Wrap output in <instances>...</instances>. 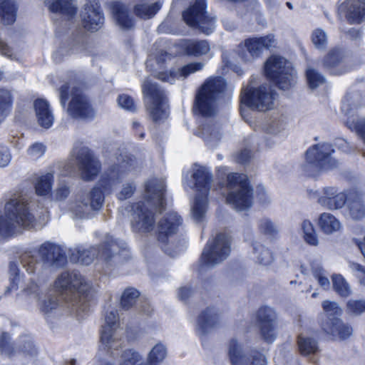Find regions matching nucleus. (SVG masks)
<instances>
[{"label":"nucleus","mask_w":365,"mask_h":365,"mask_svg":"<svg viewBox=\"0 0 365 365\" xmlns=\"http://www.w3.org/2000/svg\"><path fill=\"white\" fill-rule=\"evenodd\" d=\"M114 163L90 192L82 193L72 202L69 210L73 218L84 219L91 216V211H98L104 202L105 193H110L124 176L135 168V158L120 154Z\"/></svg>","instance_id":"1"},{"label":"nucleus","mask_w":365,"mask_h":365,"mask_svg":"<svg viewBox=\"0 0 365 365\" xmlns=\"http://www.w3.org/2000/svg\"><path fill=\"white\" fill-rule=\"evenodd\" d=\"M225 89L226 82L223 78L210 77L195 95V111L207 118L198 128L196 135L202 138L210 148L217 146L222 138L221 125L212 118L217 112V101Z\"/></svg>","instance_id":"2"},{"label":"nucleus","mask_w":365,"mask_h":365,"mask_svg":"<svg viewBox=\"0 0 365 365\" xmlns=\"http://www.w3.org/2000/svg\"><path fill=\"white\" fill-rule=\"evenodd\" d=\"M165 185L162 179H151L145 185L143 200L130 206V226L135 232L147 233L154 228V210L161 212L165 204Z\"/></svg>","instance_id":"3"},{"label":"nucleus","mask_w":365,"mask_h":365,"mask_svg":"<svg viewBox=\"0 0 365 365\" xmlns=\"http://www.w3.org/2000/svg\"><path fill=\"white\" fill-rule=\"evenodd\" d=\"M20 260L29 274L36 275L41 280L47 277L51 268L63 266L66 259L59 245L48 241L41 244L36 250L23 253Z\"/></svg>","instance_id":"4"},{"label":"nucleus","mask_w":365,"mask_h":365,"mask_svg":"<svg viewBox=\"0 0 365 365\" xmlns=\"http://www.w3.org/2000/svg\"><path fill=\"white\" fill-rule=\"evenodd\" d=\"M70 259L71 261L88 265L95 257H99L107 268L122 262L128 255L126 245L121 240L108 237L106 241L99 247L79 245L71 250Z\"/></svg>","instance_id":"5"},{"label":"nucleus","mask_w":365,"mask_h":365,"mask_svg":"<svg viewBox=\"0 0 365 365\" xmlns=\"http://www.w3.org/2000/svg\"><path fill=\"white\" fill-rule=\"evenodd\" d=\"M34 223L28 198H11L4 205V215H0V237H9L23 228H31Z\"/></svg>","instance_id":"6"},{"label":"nucleus","mask_w":365,"mask_h":365,"mask_svg":"<svg viewBox=\"0 0 365 365\" xmlns=\"http://www.w3.org/2000/svg\"><path fill=\"white\" fill-rule=\"evenodd\" d=\"M55 288L72 303L77 314L88 310V302L92 297V289L84 277L76 272H63L56 279Z\"/></svg>","instance_id":"7"},{"label":"nucleus","mask_w":365,"mask_h":365,"mask_svg":"<svg viewBox=\"0 0 365 365\" xmlns=\"http://www.w3.org/2000/svg\"><path fill=\"white\" fill-rule=\"evenodd\" d=\"M63 85L59 88L61 105L65 108L68 99L69 90L71 89V100L68 103L66 112L73 118L91 119L95 116V111L91 106L87 97L78 90L76 86L74 74L71 73L62 79Z\"/></svg>","instance_id":"8"},{"label":"nucleus","mask_w":365,"mask_h":365,"mask_svg":"<svg viewBox=\"0 0 365 365\" xmlns=\"http://www.w3.org/2000/svg\"><path fill=\"white\" fill-rule=\"evenodd\" d=\"M190 178L193 182L185 184L190 188H195L197 193L191 208L192 217L196 222H202L207 210V195L211 188L212 176L210 171L203 166L194 165Z\"/></svg>","instance_id":"9"},{"label":"nucleus","mask_w":365,"mask_h":365,"mask_svg":"<svg viewBox=\"0 0 365 365\" xmlns=\"http://www.w3.org/2000/svg\"><path fill=\"white\" fill-rule=\"evenodd\" d=\"M227 187L229 190L227 202L236 210H245L252 206V190L249 185L247 175L239 173L229 174Z\"/></svg>","instance_id":"10"},{"label":"nucleus","mask_w":365,"mask_h":365,"mask_svg":"<svg viewBox=\"0 0 365 365\" xmlns=\"http://www.w3.org/2000/svg\"><path fill=\"white\" fill-rule=\"evenodd\" d=\"M171 56L166 52L160 51L156 55H150L146 62L147 68L154 73V75L163 81H167L172 83L175 78L182 77L187 78L189 75L201 71L204 68V63L202 62H193L188 63L178 71H170L169 73L160 71L163 68V64L167 60L170 59Z\"/></svg>","instance_id":"11"},{"label":"nucleus","mask_w":365,"mask_h":365,"mask_svg":"<svg viewBox=\"0 0 365 365\" xmlns=\"http://www.w3.org/2000/svg\"><path fill=\"white\" fill-rule=\"evenodd\" d=\"M268 78L274 82L279 89L287 90L295 83L296 72L292 64L279 56L269 57L264 66Z\"/></svg>","instance_id":"12"},{"label":"nucleus","mask_w":365,"mask_h":365,"mask_svg":"<svg viewBox=\"0 0 365 365\" xmlns=\"http://www.w3.org/2000/svg\"><path fill=\"white\" fill-rule=\"evenodd\" d=\"M143 93L145 98L146 110L155 123H160L168 116L167 99L158 86L146 79L143 83Z\"/></svg>","instance_id":"13"},{"label":"nucleus","mask_w":365,"mask_h":365,"mask_svg":"<svg viewBox=\"0 0 365 365\" xmlns=\"http://www.w3.org/2000/svg\"><path fill=\"white\" fill-rule=\"evenodd\" d=\"M276 93L268 85L247 86L241 93V103L253 110H269L274 107Z\"/></svg>","instance_id":"14"},{"label":"nucleus","mask_w":365,"mask_h":365,"mask_svg":"<svg viewBox=\"0 0 365 365\" xmlns=\"http://www.w3.org/2000/svg\"><path fill=\"white\" fill-rule=\"evenodd\" d=\"M230 251V237L220 233L208 242L201 255L200 263L205 267H213L225 260Z\"/></svg>","instance_id":"15"},{"label":"nucleus","mask_w":365,"mask_h":365,"mask_svg":"<svg viewBox=\"0 0 365 365\" xmlns=\"http://www.w3.org/2000/svg\"><path fill=\"white\" fill-rule=\"evenodd\" d=\"M182 223V220L177 212H171L164 215L158 222V240L162 244H165L163 247L164 252L174 257L180 249L178 251L172 252L173 240L175 235L178 233L180 226Z\"/></svg>","instance_id":"16"},{"label":"nucleus","mask_w":365,"mask_h":365,"mask_svg":"<svg viewBox=\"0 0 365 365\" xmlns=\"http://www.w3.org/2000/svg\"><path fill=\"white\" fill-rule=\"evenodd\" d=\"M205 9V0H196L193 5L182 13V18L189 26L198 29L208 35L215 28V18L210 16Z\"/></svg>","instance_id":"17"},{"label":"nucleus","mask_w":365,"mask_h":365,"mask_svg":"<svg viewBox=\"0 0 365 365\" xmlns=\"http://www.w3.org/2000/svg\"><path fill=\"white\" fill-rule=\"evenodd\" d=\"M334 149L329 143L314 145L306 152L307 164L304 169L309 172L311 169H331L338 165V162L331 157Z\"/></svg>","instance_id":"18"},{"label":"nucleus","mask_w":365,"mask_h":365,"mask_svg":"<svg viewBox=\"0 0 365 365\" xmlns=\"http://www.w3.org/2000/svg\"><path fill=\"white\" fill-rule=\"evenodd\" d=\"M72 157L83 180L91 181L98 175L101 170V163L87 147L76 146Z\"/></svg>","instance_id":"19"},{"label":"nucleus","mask_w":365,"mask_h":365,"mask_svg":"<svg viewBox=\"0 0 365 365\" xmlns=\"http://www.w3.org/2000/svg\"><path fill=\"white\" fill-rule=\"evenodd\" d=\"M123 331L119 327V319L116 310L108 312L105 317V324L101 334V346L108 350L117 349L122 346L121 336Z\"/></svg>","instance_id":"20"},{"label":"nucleus","mask_w":365,"mask_h":365,"mask_svg":"<svg viewBox=\"0 0 365 365\" xmlns=\"http://www.w3.org/2000/svg\"><path fill=\"white\" fill-rule=\"evenodd\" d=\"M228 355L232 365H267L265 356L259 352L247 356L235 339L228 343Z\"/></svg>","instance_id":"21"},{"label":"nucleus","mask_w":365,"mask_h":365,"mask_svg":"<svg viewBox=\"0 0 365 365\" xmlns=\"http://www.w3.org/2000/svg\"><path fill=\"white\" fill-rule=\"evenodd\" d=\"M276 319L274 310L269 307H262L257 312V323L260 334L269 343L273 342L276 336Z\"/></svg>","instance_id":"22"},{"label":"nucleus","mask_w":365,"mask_h":365,"mask_svg":"<svg viewBox=\"0 0 365 365\" xmlns=\"http://www.w3.org/2000/svg\"><path fill=\"white\" fill-rule=\"evenodd\" d=\"M83 27L91 31H96L103 24L104 17L98 0H88L81 14Z\"/></svg>","instance_id":"23"},{"label":"nucleus","mask_w":365,"mask_h":365,"mask_svg":"<svg viewBox=\"0 0 365 365\" xmlns=\"http://www.w3.org/2000/svg\"><path fill=\"white\" fill-rule=\"evenodd\" d=\"M347 196L345 192L340 191L335 187H325L322 190V195L318 198V203L323 207L335 210L344 207Z\"/></svg>","instance_id":"24"},{"label":"nucleus","mask_w":365,"mask_h":365,"mask_svg":"<svg viewBox=\"0 0 365 365\" xmlns=\"http://www.w3.org/2000/svg\"><path fill=\"white\" fill-rule=\"evenodd\" d=\"M275 44V38L273 35H268L259 38H252L245 41L244 46L248 54H245L243 58L246 61H250L259 57L264 49L269 48Z\"/></svg>","instance_id":"25"},{"label":"nucleus","mask_w":365,"mask_h":365,"mask_svg":"<svg viewBox=\"0 0 365 365\" xmlns=\"http://www.w3.org/2000/svg\"><path fill=\"white\" fill-rule=\"evenodd\" d=\"M350 24H360L365 19V0H346L339 6Z\"/></svg>","instance_id":"26"},{"label":"nucleus","mask_w":365,"mask_h":365,"mask_svg":"<svg viewBox=\"0 0 365 365\" xmlns=\"http://www.w3.org/2000/svg\"><path fill=\"white\" fill-rule=\"evenodd\" d=\"M220 324L218 313L213 309L207 308L197 318L196 332L200 336H204Z\"/></svg>","instance_id":"27"},{"label":"nucleus","mask_w":365,"mask_h":365,"mask_svg":"<svg viewBox=\"0 0 365 365\" xmlns=\"http://www.w3.org/2000/svg\"><path fill=\"white\" fill-rule=\"evenodd\" d=\"M119 348L120 347L117 349L108 350V349L105 348V346L101 347L98 355L99 356H101V352L103 350L110 354V355L114 357V361L110 362L115 365H145V363L143 364L141 362V356L138 352L133 349H125L119 351Z\"/></svg>","instance_id":"28"},{"label":"nucleus","mask_w":365,"mask_h":365,"mask_svg":"<svg viewBox=\"0 0 365 365\" xmlns=\"http://www.w3.org/2000/svg\"><path fill=\"white\" fill-rule=\"evenodd\" d=\"M324 67L333 75H341L348 71L344 64V54L339 48L331 50L323 60Z\"/></svg>","instance_id":"29"},{"label":"nucleus","mask_w":365,"mask_h":365,"mask_svg":"<svg viewBox=\"0 0 365 365\" xmlns=\"http://www.w3.org/2000/svg\"><path fill=\"white\" fill-rule=\"evenodd\" d=\"M322 327L326 333L339 339H345L352 334V328L338 317L329 318L322 323Z\"/></svg>","instance_id":"30"},{"label":"nucleus","mask_w":365,"mask_h":365,"mask_svg":"<svg viewBox=\"0 0 365 365\" xmlns=\"http://www.w3.org/2000/svg\"><path fill=\"white\" fill-rule=\"evenodd\" d=\"M34 107L38 125L44 128H50L53 123L54 116L48 102L44 99H37L34 103Z\"/></svg>","instance_id":"31"},{"label":"nucleus","mask_w":365,"mask_h":365,"mask_svg":"<svg viewBox=\"0 0 365 365\" xmlns=\"http://www.w3.org/2000/svg\"><path fill=\"white\" fill-rule=\"evenodd\" d=\"M180 46L187 56L195 57L206 55L210 51V43L206 40L184 39Z\"/></svg>","instance_id":"32"},{"label":"nucleus","mask_w":365,"mask_h":365,"mask_svg":"<svg viewBox=\"0 0 365 365\" xmlns=\"http://www.w3.org/2000/svg\"><path fill=\"white\" fill-rule=\"evenodd\" d=\"M348 216L354 220H359L365 217V204L361 196L356 193H350L346 201Z\"/></svg>","instance_id":"33"},{"label":"nucleus","mask_w":365,"mask_h":365,"mask_svg":"<svg viewBox=\"0 0 365 365\" xmlns=\"http://www.w3.org/2000/svg\"><path fill=\"white\" fill-rule=\"evenodd\" d=\"M45 4L51 12L62 14L68 19L73 17L77 11L72 0H45Z\"/></svg>","instance_id":"34"},{"label":"nucleus","mask_w":365,"mask_h":365,"mask_svg":"<svg viewBox=\"0 0 365 365\" xmlns=\"http://www.w3.org/2000/svg\"><path fill=\"white\" fill-rule=\"evenodd\" d=\"M110 9L116 23L120 28L129 29L133 26V19L128 15V9L124 4L118 1L113 2Z\"/></svg>","instance_id":"35"},{"label":"nucleus","mask_w":365,"mask_h":365,"mask_svg":"<svg viewBox=\"0 0 365 365\" xmlns=\"http://www.w3.org/2000/svg\"><path fill=\"white\" fill-rule=\"evenodd\" d=\"M14 103L11 91L0 87V123L10 114Z\"/></svg>","instance_id":"36"},{"label":"nucleus","mask_w":365,"mask_h":365,"mask_svg":"<svg viewBox=\"0 0 365 365\" xmlns=\"http://www.w3.org/2000/svg\"><path fill=\"white\" fill-rule=\"evenodd\" d=\"M320 229L326 234H332L341 228V223L332 214L324 212L320 215L318 222Z\"/></svg>","instance_id":"37"},{"label":"nucleus","mask_w":365,"mask_h":365,"mask_svg":"<svg viewBox=\"0 0 365 365\" xmlns=\"http://www.w3.org/2000/svg\"><path fill=\"white\" fill-rule=\"evenodd\" d=\"M16 6L13 0H1L0 19L4 24H11L16 20Z\"/></svg>","instance_id":"38"},{"label":"nucleus","mask_w":365,"mask_h":365,"mask_svg":"<svg viewBox=\"0 0 365 365\" xmlns=\"http://www.w3.org/2000/svg\"><path fill=\"white\" fill-rule=\"evenodd\" d=\"M161 6L162 3L160 1H157L151 4L145 3L136 4L134 6V13L140 19H149L157 14Z\"/></svg>","instance_id":"39"},{"label":"nucleus","mask_w":365,"mask_h":365,"mask_svg":"<svg viewBox=\"0 0 365 365\" xmlns=\"http://www.w3.org/2000/svg\"><path fill=\"white\" fill-rule=\"evenodd\" d=\"M255 259L260 264L267 266L272 263L273 256L270 250L258 242L252 244Z\"/></svg>","instance_id":"40"},{"label":"nucleus","mask_w":365,"mask_h":365,"mask_svg":"<svg viewBox=\"0 0 365 365\" xmlns=\"http://www.w3.org/2000/svg\"><path fill=\"white\" fill-rule=\"evenodd\" d=\"M53 175L51 173L38 176L36 179L35 190L37 195L45 196L51 191Z\"/></svg>","instance_id":"41"},{"label":"nucleus","mask_w":365,"mask_h":365,"mask_svg":"<svg viewBox=\"0 0 365 365\" xmlns=\"http://www.w3.org/2000/svg\"><path fill=\"white\" fill-rule=\"evenodd\" d=\"M297 343L299 350L304 356L315 354L318 350L317 341L310 336L300 334L298 336Z\"/></svg>","instance_id":"42"},{"label":"nucleus","mask_w":365,"mask_h":365,"mask_svg":"<svg viewBox=\"0 0 365 365\" xmlns=\"http://www.w3.org/2000/svg\"><path fill=\"white\" fill-rule=\"evenodd\" d=\"M85 49V44L83 40H78L73 43L71 48L61 47L53 55L55 61L60 62L63 56H69L71 53H78Z\"/></svg>","instance_id":"43"},{"label":"nucleus","mask_w":365,"mask_h":365,"mask_svg":"<svg viewBox=\"0 0 365 365\" xmlns=\"http://www.w3.org/2000/svg\"><path fill=\"white\" fill-rule=\"evenodd\" d=\"M166 355V347L163 344L158 343L150 351L145 365H158L165 359Z\"/></svg>","instance_id":"44"},{"label":"nucleus","mask_w":365,"mask_h":365,"mask_svg":"<svg viewBox=\"0 0 365 365\" xmlns=\"http://www.w3.org/2000/svg\"><path fill=\"white\" fill-rule=\"evenodd\" d=\"M332 282L334 289L341 297H346L351 294L350 286L341 275H333Z\"/></svg>","instance_id":"45"},{"label":"nucleus","mask_w":365,"mask_h":365,"mask_svg":"<svg viewBox=\"0 0 365 365\" xmlns=\"http://www.w3.org/2000/svg\"><path fill=\"white\" fill-rule=\"evenodd\" d=\"M361 105V95L358 93H349L342 102L341 109L345 114H349L352 110Z\"/></svg>","instance_id":"46"},{"label":"nucleus","mask_w":365,"mask_h":365,"mask_svg":"<svg viewBox=\"0 0 365 365\" xmlns=\"http://www.w3.org/2000/svg\"><path fill=\"white\" fill-rule=\"evenodd\" d=\"M302 229L304 232V241L312 246H317L319 243L317 235L313 225L308 220L303 221Z\"/></svg>","instance_id":"47"},{"label":"nucleus","mask_w":365,"mask_h":365,"mask_svg":"<svg viewBox=\"0 0 365 365\" xmlns=\"http://www.w3.org/2000/svg\"><path fill=\"white\" fill-rule=\"evenodd\" d=\"M311 268L314 278L317 280L319 284L324 289H328L330 287V282L325 275V272L321 264L317 262L311 263Z\"/></svg>","instance_id":"48"},{"label":"nucleus","mask_w":365,"mask_h":365,"mask_svg":"<svg viewBox=\"0 0 365 365\" xmlns=\"http://www.w3.org/2000/svg\"><path fill=\"white\" fill-rule=\"evenodd\" d=\"M139 295L138 291L135 289L128 288L125 289L121 297V307L124 309H129L135 304Z\"/></svg>","instance_id":"49"},{"label":"nucleus","mask_w":365,"mask_h":365,"mask_svg":"<svg viewBox=\"0 0 365 365\" xmlns=\"http://www.w3.org/2000/svg\"><path fill=\"white\" fill-rule=\"evenodd\" d=\"M17 349L25 354L34 355L36 353L35 346L29 336L25 335L19 338Z\"/></svg>","instance_id":"50"},{"label":"nucleus","mask_w":365,"mask_h":365,"mask_svg":"<svg viewBox=\"0 0 365 365\" xmlns=\"http://www.w3.org/2000/svg\"><path fill=\"white\" fill-rule=\"evenodd\" d=\"M9 273L13 277L10 279V285L5 290V294H8L13 290H17L20 277L19 276V268L16 262L9 263Z\"/></svg>","instance_id":"51"},{"label":"nucleus","mask_w":365,"mask_h":365,"mask_svg":"<svg viewBox=\"0 0 365 365\" xmlns=\"http://www.w3.org/2000/svg\"><path fill=\"white\" fill-rule=\"evenodd\" d=\"M312 41L317 48L324 49L327 46L326 32L321 29L314 30L312 34Z\"/></svg>","instance_id":"52"},{"label":"nucleus","mask_w":365,"mask_h":365,"mask_svg":"<svg viewBox=\"0 0 365 365\" xmlns=\"http://www.w3.org/2000/svg\"><path fill=\"white\" fill-rule=\"evenodd\" d=\"M10 336L7 332H3L0 336V354L11 356L14 353L13 345L10 342Z\"/></svg>","instance_id":"53"},{"label":"nucleus","mask_w":365,"mask_h":365,"mask_svg":"<svg viewBox=\"0 0 365 365\" xmlns=\"http://www.w3.org/2000/svg\"><path fill=\"white\" fill-rule=\"evenodd\" d=\"M306 74L309 86L312 89L317 88L325 81L324 77L314 69L308 68Z\"/></svg>","instance_id":"54"},{"label":"nucleus","mask_w":365,"mask_h":365,"mask_svg":"<svg viewBox=\"0 0 365 365\" xmlns=\"http://www.w3.org/2000/svg\"><path fill=\"white\" fill-rule=\"evenodd\" d=\"M346 125L351 130H354L361 137L365 143V118H359L356 121L348 120Z\"/></svg>","instance_id":"55"},{"label":"nucleus","mask_w":365,"mask_h":365,"mask_svg":"<svg viewBox=\"0 0 365 365\" xmlns=\"http://www.w3.org/2000/svg\"><path fill=\"white\" fill-rule=\"evenodd\" d=\"M322 307L324 311L329 317H337L342 314V309L336 302H331L329 300L322 302Z\"/></svg>","instance_id":"56"},{"label":"nucleus","mask_w":365,"mask_h":365,"mask_svg":"<svg viewBox=\"0 0 365 365\" xmlns=\"http://www.w3.org/2000/svg\"><path fill=\"white\" fill-rule=\"evenodd\" d=\"M136 185L133 182H128L123 185L120 191L117 194V197L120 200H125L130 198L135 192Z\"/></svg>","instance_id":"57"},{"label":"nucleus","mask_w":365,"mask_h":365,"mask_svg":"<svg viewBox=\"0 0 365 365\" xmlns=\"http://www.w3.org/2000/svg\"><path fill=\"white\" fill-rule=\"evenodd\" d=\"M347 310L354 315H359L365 312V302L362 300H349L347 302Z\"/></svg>","instance_id":"58"},{"label":"nucleus","mask_w":365,"mask_h":365,"mask_svg":"<svg viewBox=\"0 0 365 365\" xmlns=\"http://www.w3.org/2000/svg\"><path fill=\"white\" fill-rule=\"evenodd\" d=\"M259 229L267 235H272L277 232L276 226L269 219H262L259 222Z\"/></svg>","instance_id":"59"},{"label":"nucleus","mask_w":365,"mask_h":365,"mask_svg":"<svg viewBox=\"0 0 365 365\" xmlns=\"http://www.w3.org/2000/svg\"><path fill=\"white\" fill-rule=\"evenodd\" d=\"M118 103L121 108L128 111H135L136 110L133 98L128 95H120L118 98Z\"/></svg>","instance_id":"60"},{"label":"nucleus","mask_w":365,"mask_h":365,"mask_svg":"<svg viewBox=\"0 0 365 365\" xmlns=\"http://www.w3.org/2000/svg\"><path fill=\"white\" fill-rule=\"evenodd\" d=\"M58 305V299L56 296H49L41 304V310L48 313L55 309Z\"/></svg>","instance_id":"61"},{"label":"nucleus","mask_w":365,"mask_h":365,"mask_svg":"<svg viewBox=\"0 0 365 365\" xmlns=\"http://www.w3.org/2000/svg\"><path fill=\"white\" fill-rule=\"evenodd\" d=\"M45 150L46 148L42 143H36L29 148L27 153L31 158L38 159L44 154Z\"/></svg>","instance_id":"62"},{"label":"nucleus","mask_w":365,"mask_h":365,"mask_svg":"<svg viewBox=\"0 0 365 365\" xmlns=\"http://www.w3.org/2000/svg\"><path fill=\"white\" fill-rule=\"evenodd\" d=\"M38 285L33 279L29 282L26 287L22 289L21 294L25 296H34L37 298L38 297Z\"/></svg>","instance_id":"63"},{"label":"nucleus","mask_w":365,"mask_h":365,"mask_svg":"<svg viewBox=\"0 0 365 365\" xmlns=\"http://www.w3.org/2000/svg\"><path fill=\"white\" fill-rule=\"evenodd\" d=\"M11 160V154L8 147L0 145V168L7 166Z\"/></svg>","instance_id":"64"}]
</instances>
